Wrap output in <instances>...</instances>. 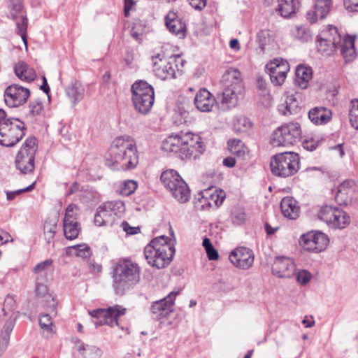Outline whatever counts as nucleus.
<instances>
[{
	"label": "nucleus",
	"mask_w": 358,
	"mask_h": 358,
	"mask_svg": "<svg viewBox=\"0 0 358 358\" xmlns=\"http://www.w3.org/2000/svg\"><path fill=\"white\" fill-rule=\"evenodd\" d=\"M105 159L106 165L114 169H134L139 161L136 141L128 135L116 137L106 154Z\"/></svg>",
	"instance_id": "f257e3e1"
},
{
	"label": "nucleus",
	"mask_w": 358,
	"mask_h": 358,
	"mask_svg": "<svg viewBox=\"0 0 358 358\" xmlns=\"http://www.w3.org/2000/svg\"><path fill=\"white\" fill-rule=\"evenodd\" d=\"M162 148L167 152H179L183 159L196 158L204 150L199 135L183 131L169 136L163 141Z\"/></svg>",
	"instance_id": "f03ea898"
},
{
	"label": "nucleus",
	"mask_w": 358,
	"mask_h": 358,
	"mask_svg": "<svg viewBox=\"0 0 358 358\" xmlns=\"http://www.w3.org/2000/svg\"><path fill=\"white\" fill-rule=\"evenodd\" d=\"M175 253L173 241L166 236L153 238L144 249L148 263L159 269L169 265Z\"/></svg>",
	"instance_id": "7ed1b4c3"
},
{
	"label": "nucleus",
	"mask_w": 358,
	"mask_h": 358,
	"mask_svg": "<svg viewBox=\"0 0 358 358\" xmlns=\"http://www.w3.org/2000/svg\"><path fill=\"white\" fill-rule=\"evenodd\" d=\"M140 267L128 259H120L113 267V285L117 294L122 295L125 291L136 285L140 279Z\"/></svg>",
	"instance_id": "20e7f679"
},
{
	"label": "nucleus",
	"mask_w": 358,
	"mask_h": 358,
	"mask_svg": "<svg viewBox=\"0 0 358 358\" xmlns=\"http://www.w3.org/2000/svg\"><path fill=\"white\" fill-rule=\"evenodd\" d=\"M132 102L139 113L148 114L155 101L154 87L145 80H136L131 85Z\"/></svg>",
	"instance_id": "39448f33"
},
{
	"label": "nucleus",
	"mask_w": 358,
	"mask_h": 358,
	"mask_svg": "<svg viewBox=\"0 0 358 358\" xmlns=\"http://www.w3.org/2000/svg\"><path fill=\"white\" fill-rule=\"evenodd\" d=\"M152 59L155 75L163 80L176 78V71H180L185 62L180 55L165 57L160 54H157L152 56Z\"/></svg>",
	"instance_id": "423d86ee"
},
{
	"label": "nucleus",
	"mask_w": 358,
	"mask_h": 358,
	"mask_svg": "<svg viewBox=\"0 0 358 358\" xmlns=\"http://www.w3.org/2000/svg\"><path fill=\"white\" fill-rule=\"evenodd\" d=\"M299 156L293 152H284L274 155L270 162L273 174L282 178L293 176L299 169Z\"/></svg>",
	"instance_id": "0eeeda50"
},
{
	"label": "nucleus",
	"mask_w": 358,
	"mask_h": 358,
	"mask_svg": "<svg viewBox=\"0 0 358 358\" xmlns=\"http://www.w3.org/2000/svg\"><path fill=\"white\" fill-rule=\"evenodd\" d=\"M38 150V141L34 136L28 137L18 150L15 165L22 174L32 173L35 169V157Z\"/></svg>",
	"instance_id": "6e6552de"
},
{
	"label": "nucleus",
	"mask_w": 358,
	"mask_h": 358,
	"mask_svg": "<svg viewBox=\"0 0 358 358\" xmlns=\"http://www.w3.org/2000/svg\"><path fill=\"white\" fill-rule=\"evenodd\" d=\"M161 181L172 196L180 203H184L190 198V190L185 181L178 173L173 170H166L161 174Z\"/></svg>",
	"instance_id": "1a4fd4ad"
},
{
	"label": "nucleus",
	"mask_w": 358,
	"mask_h": 358,
	"mask_svg": "<svg viewBox=\"0 0 358 358\" xmlns=\"http://www.w3.org/2000/svg\"><path fill=\"white\" fill-rule=\"evenodd\" d=\"M124 211V203L120 200L105 202L96 210L94 224L99 227L112 226L121 218Z\"/></svg>",
	"instance_id": "9d476101"
},
{
	"label": "nucleus",
	"mask_w": 358,
	"mask_h": 358,
	"mask_svg": "<svg viewBox=\"0 0 358 358\" xmlns=\"http://www.w3.org/2000/svg\"><path fill=\"white\" fill-rule=\"evenodd\" d=\"M301 138V125L299 122L293 121L278 127L272 134L271 143L274 147H287L296 144Z\"/></svg>",
	"instance_id": "9b49d317"
},
{
	"label": "nucleus",
	"mask_w": 358,
	"mask_h": 358,
	"mask_svg": "<svg viewBox=\"0 0 358 358\" xmlns=\"http://www.w3.org/2000/svg\"><path fill=\"white\" fill-rule=\"evenodd\" d=\"M224 89L222 92L221 103L231 108L237 103L238 94L242 89L241 73L236 69H229L222 77Z\"/></svg>",
	"instance_id": "f8f14e48"
},
{
	"label": "nucleus",
	"mask_w": 358,
	"mask_h": 358,
	"mask_svg": "<svg viewBox=\"0 0 358 358\" xmlns=\"http://www.w3.org/2000/svg\"><path fill=\"white\" fill-rule=\"evenodd\" d=\"M317 217L321 221L334 229H344L350 222L348 214L338 207L324 206L317 213Z\"/></svg>",
	"instance_id": "ddd939ff"
},
{
	"label": "nucleus",
	"mask_w": 358,
	"mask_h": 358,
	"mask_svg": "<svg viewBox=\"0 0 358 358\" xmlns=\"http://www.w3.org/2000/svg\"><path fill=\"white\" fill-rule=\"evenodd\" d=\"M25 124L16 118L10 124L0 128V145L5 147H13L19 143L25 135Z\"/></svg>",
	"instance_id": "4468645a"
},
{
	"label": "nucleus",
	"mask_w": 358,
	"mask_h": 358,
	"mask_svg": "<svg viewBox=\"0 0 358 358\" xmlns=\"http://www.w3.org/2000/svg\"><path fill=\"white\" fill-rule=\"evenodd\" d=\"M8 17L15 22L17 31L20 35L25 45H27L28 19L22 1L8 0Z\"/></svg>",
	"instance_id": "2eb2a0df"
},
{
	"label": "nucleus",
	"mask_w": 358,
	"mask_h": 358,
	"mask_svg": "<svg viewBox=\"0 0 358 358\" xmlns=\"http://www.w3.org/2000/svg\"><path fill=\"white\" fill-rule=\"evenodd\" d=\"M125 313L126 308L118 305L108 307L106 309L100 308L89 311V314L92 317L96 318V320L94 322L96 326L107 324L110 327L114 325L118 326V317L124 315Z\"/></svg>",
	"instance_id": "dca6fc26"
},
{
	"label": "nucleus",
	"mask_w": 358,
	"mask_h": 358,
	"mask_svg": "<svg viewBox=\"0 0 358 358\" xmlns=\"http://www.w3.org/2000/svg\"><path fill=\"white\" fill-rule=\"evenodd\" d=\"M341 42V36L336 27L329 25L320 35L318 51L324 55L333 54Z\"/></svg>",
	"instance_id": "f3484780"
},
{
	"label": "nucleus",
	"mask_w": 358,
	"mask_h": 358,
	"mask_svg": "<svg viewBox=\"0 0 358 358\" xmlns=\"http://www.w3.org/2000/svg\"><path fill=\"white\" fill-rule=\"evenodd\" d=\"M329 240L325 234L321 231H310L301 236L300 243L303 250L320 252L326 249Z\"/></svg>",
	"instance_id": "a211bd4d"
},
{
	"label": "nucleus",
	"mask_w": 358,
	"mask_h": 358,
	"mask_svg": "<svg viewBox=\"0 0 358 358\" xmlns=\"http://www.w3.org/2000/svg\"><path fill=\"white\" fill-rule=\"evenodd\" d=\"M77 208L76 204L71 203L66 209L63 220V229L65 237L69 240L76 238L80 231L78 215L75 212Z\"/></svg>",
	"instance_id": "6ab92c4d"
},
{
	"label": "nucleus",
	"mask_w": 358,
	"mask_h": 358,
	"mask_svg": "<svg viewBox=\"0 0 358 358\" xmlns=\"http://www.w3.org/2000/svg\"><path fill=\"white\" fill-rule=\"evenodd\" d=\"M266 71L269 74L271 83L274 85L284 83L287 73L289 71V64L287 60L275 58L266 65Z\"/></svg>",
	"instance_id": "aec40b11"
},
{
	"label": "nucleus",
	"mask_w": 358,
	"mask_h": 358,
	"mask_svg": "<svg viewBox=\"0 0 358 358\" xmlns=\"http://www.w3.org/2000/svg\"><path fill=\"white\" fill-rule=\"evenodd\" d=\"M30 95L28 88L17 84L6 87L4 92V102L10 108L18 107L23 105Z\"/></svg>",
	"instance_id": "412c9836"
},
{
	"label": "nucleus",
	"mask_w": 358,
	"mask_h": 358,
	"mask_svg": "<svg viewBox=\"0 0 358 358\" xmlns=\"http://www.w3.org/2000/svg\"><path fill=\"white\" fill-rule=\"evenodd\" d=\"M178 293V292H171L164 298L152 302L150 308L152 318L159 320L166 317L172 311L175 298Z\"/></svg>",
	"instance_id": "4be33fe9"
},
{
	"label": "nucleus",
	"mask_w": 358,
	"mask_h": 358,
	"mask_svg": "<svg viewBox=\"0 0 358 358\" xmlns=\"http://www.w3.org/2000/svg\"><path fill=\"white\" fill-rule=\"evenodd\" d=\"M229 259L231 263L241 269H248L254 262V254L252 250L245 247H239L232 250Z\"/></svg>",
	"instance_id": "5701e85b"
},
{
	"label": "nucleus",
	"mask_w": 358,
	"mask_h": 358,
	"mask_svg": "<svg viewBox=\"0 0 358 358\" xmlns=\"http://www.w3.org/2000/svg\"><path fill=\"white\" fill-rule=\"evenodd\" d=\"M296 265L289 257H277L272 266V273L279 278H289L295 274Z\"/></svg>",
	"instance_id": "b1692460"
},
{
	"label": "nucleus",
	"mask_w": 358,
	"mask_h": 358,
	"mask_svg": "<svg viewBox=\"0 0 358 358\" xmlns=\"http://www.w3.org/2000/svg\"><path fill=\"white\" fill-rule=\"evenodd\" d=\"M332 5L331 0H315L313 9L306 13L307 20L313 24L319 19H324L329 14Z\"/></svg>",
	"instance_id": "393cba45"
},
{
	"label": "nucleus",
	"mask_w": 358,
	"mask_h": 358,
	"mask_svg": "<svg viewBox=\"0 0 358 358\" xmlns=\"http://www.w3.org/2000/svg\"><path fill=\"white\" fill-rule=\"evenodd\" d=\"M216 103L214 96L206 88L199 90L194 97V104L201 112H209Z\"/></svg>",
	"instance_id": "a878e982"
},
{
	"label": "nucleus",
	"mask_w": 358,
	"mask_h": 358,
	"mask_svg": "<svg viewBox=\"0 0 358 358\" xmlns=\"http://www.w3.org/2000/svg\"><path fill=\"white\" fill-rule=\"evenodd\" d=\"M354 182L352 180H345L337 187L335 200L339 205H347L352 200L354 192Z\"/></svg>",
	"instance_id": "bb28decb"
},
{
	"label": "nucleus",
	"mask_w": 358,
	"mask_h": 358,
	"mask_svg": "<svg viewBox=\"0 0 358 358\" xmlns=\"http://www.w3.org/2000/svg\"><path fill=\"white\" fill-rule=\"evenodd\" d=\"M165 24L169 31L180 38L185 36L186 31L185 24L174 12H169L165 17Z\"/></svg>",
	"instance_id": "cd10ccee"
},
{
	"label": "nucleus",
	"mask_w": 358,
	"mask_h": 358,
	"mask_svg": "<svg viewBox=\"0 0 358 358\" xmlns=\"http://www.w3.org/2000/svg\"><path fill=\"white\" fill-rule=\"evenodd\" d=\"M280 209L282 215L290 220L299 217L300 208L297 205V201L292 196H286L282 199Z\"/></svg>",
	"instance_id": "c85d7f7f"
},
{
	"label": "nucleus",
	"mask_w": 358,
	"mask_h": 358,
	"mask_svg": "<svg viewBox=\"0 0 358 358\" xmlns=\"http://www.w3.org/2000/svg\"><path fill=\"white\" fill-rule=\"evenodd\" d=\"M330 110L324 107H315L310 110L308 117L315 124H327L331 118Z\"/></svg>",
	"instance_id": "c756f323"
},
{
	"label": "nucleus",
	"mask_w": 358,
	"mask_h": 358,
	"mask_svg": "<svg viewBox=\"0 0 358 358\" xmlns=\"http://www.w3.org/2000/svg\"><path fill=\"white\" fill-rule=\"evenodd\" d=\"M295 75L296 85L301 89H306L313 77L312 69L302 64L298 65L296 69Z\"/></svg>",
	"instance_id": "7c9ffc66"
},
{
	"label": "nucleus",
	"mask_w": 358,
	"mask_h": 358,
	"mask_svg": "<svg viewBox=\"0 0 358 358\" xmlns=\"http://www.w3.org/2000/svg\"><path fill=\"white\" fill-rule=\"evenodd\" d=\"M278 6L276 10L284 18L292 17L299 7L298 0H278Z\"/></svg>",
	"instance_id": "2f4dec72"
},
{
	"label": "nucleus",
	"mask_w": 358,
	"mask_h": 358,
	"mask_svg": "<svg viewBox=\"0 0 358 358\" xmlns=\"http://www.w3.org/2000/svg\"><path fill=\"white\" fill-rule=\"evenodd\" d=\"M14 71L15 75L21 80L28 83L33 81L36 76L35 70L24 62H19L17 63L15 65Z\"/></svg>",
	"instance_id": "473e14b6"
},
{
	"label": "nucleus",
	"mask_w": 358,
	"mask_h": 358,
	"mask_svg": "<svg viewBox=\"0 0 358 358\" xmlns=\"http://www.w3.org/2000/svg\"><path fill=\"white\" fill-rule=\"evenodd\" d=\"M278 110L283 115L297 114L300 110L299 102L294 95L287 96L285 103L278 106Z\"/></svg>",
	"instance_id": "72a5a7b5"
},
{
	"label": "nucleus",
	"mask_w": 358,
	"mask_h": 358,
	"mask_svg": "<svg viewBox=\"0 0 358 358\" xmlns=\"http://www.w3.org/2000/svg\"><path fill=\"white\" fill-rule=\"evenodd\" d=\"M355 38L347 35L341 45V52L346 62H352L356 57Z\"/></svg>",
	"instance_id": "f704fd0d"
},
{
	"label": "nucleus",
	"mask_w": 358,
	"mask_h": 358,
	"mask_svg": "<svg viewBox=\"0 0 358 358\" xmlns=\"http://www.w3.org/2000/svg\"><path fill=\"white\" fill-rule=\"evenodd\" d=\"M66 92L67 96L73 102V104H76L77 102L83 99L85 89L80 82L75 81L66 88Z\"/></svg>",
	"instance_id": "c9c22d12"
},
{
	"label": "nucleus",
	"mask_w": 358,
	"mask_h": 358,
	"mask_svg": "<svg viewBox=\"0 0 358 358\" xmlns=\"http://www.w3.org/2000/svg\"><path fill=\"white\" fill-rule=\"evenodd\" d=\"M76 348L84 358H98L101 355V351L98 348L93 345H85L80 341L78 342Z\"/></svg>",
	"instance_id": "e433bc0d"
},
{
	"label": "nucleus",
	"mask_w": 358,
	"mask_h": 358,
	"mask_svg": "<svg viewBox=\"0 0 358 358\" xmlns=\"http://www.w3.org/2000/svg\"><path fill=\"white\" fill-rule=\"evenodd\" d=\"M292 36L300 42H308L312 38L310 29L306 25H296L292 30Z\"/></svg>",
	"instance_id": "4c0bfd02"
},
{
	"label": "nucleus",
	"mask_w": 358,
	"mask_h": 358,
	"mask_svg": "<svg viewBox=\"0 0 358 358\" xmlns=\"http://www.w3.org/2000/svg\"><path fill=\"white\" fill-rule=\"evenodd\" d=\"M14 327V322L13 320L7 321L3 328L1 334L0 335V356L7 348L8 341L10 339V333L12 331Z\"/></svg>",
	"instance_id": "58836bf2"
},
{
	"label": "nucleus",
	"mask_w": 358,
	"mask_h": 358,
	"mask_svg": "<svg viewBox=\"0 0 358 358\" xmlns=\"http://www.w3.org/2000/svg\"><path fill=\"white\" fill-rule=\"evenodd\" d=\"M234 129L238 132H245L248 131L252 126L250 120L245 116H238L234 120Z\"/></svg>",
	"instance_id": "ea45409f"
},
{
	"label": "nucleus",
	"mask_w": 358,
	"mask_h": 358,
	"mask_svg": "<svg viewBox=\"0 0 358 358\" xmlns=\"http://www.w3.org/2000/svg\"><path fill=\"white\" fill-rule=\"evenodd\" d=\"M228 149L229 152L238 157H241L245 155L243 150V143L239 139H230L227 142Z\"/></svg>",
	"instance_id": "a19ab883"
},
{
	"label": "nucleus",
	"mask_w": 358,
	"mask_h": 358,
	"mask_svg": "<svg viewBox=\"0 0 358 358\" xmlns=\"http://www.w3.org/2000/svg\"><path fill=\"white\" fill-rule=\"evenodd\" d=\"M16 308V301L13 296L7 295L3 303V311H4L5 315H8L9 312H13L11 317L14 316V320L19 315V312H13Z\"/></svg>",
	"instance_id": "79ce46f5"
},
{
	"label": "nucleus",
	"mask_w": 358,
	"mask_h": 358,
	"mask_svg": "<svg viewBox=\"0 0 358 358\" xmlns=\"http://www.w3.org/2000/svg\"><path fill=\"white\" fill-rule=\"evenodd\" d=\"M76 256L86 259L90 257V248L86 244L78 245L69 248Z\"/></svg>",
	"instance_id": "37998d69"
},
{
	"label": "nucleus",
	"mask_w": 358,
	"mask_h": 358,
	"mask_svg": "<svg viewBox=\"0 0 358 358\" xmlns=\"http://www.w3.org/2000/svg\"><path fill=\"white\" fill-rule=\"evenodd\" d=\"M349 120L351 126L358 130V100L352 101L351 102Z\"/></svg>",
	"instance_id": "c03bdc74"
},
{
	"label": "nucleus",
	"mask_w": 358,
	"mask_h": 358,
	"mask_svg": "<svg viewBox=\"0 0 358 358\" xmlns=\"http://www.w3.org/2000/svg\"><path fill=\"white\" fill-rule=\"evenodd\" d=\"M43 103L41 101L35 100L29 103L27 111L26 112L27 117H34L38 115L43 109Z\"/></svg>",
	"instance_id": "a18cd8bd"
},
{
	"label": "nucleus",
	"mask_w": 358,
	"mask_h": 358,
	"mask_svg": "<svg viewBox=\"0 0 358 358\" xmlns=\"http://www.w3.org/2000/svg\"><path fill=\"white\" fill-rule=\"evenodd\" d=\"M57 224L51 222L46 221L44 224V236L48 243H50L53 239L55 234Z\"/></svg>",
	"instance_id": "49530a36"
},
{
	"label": "nucleus",
	"mask_w": 358,
	"mask_h": 358,
	"mask_svg": "<svg viewBox=\"0 0 358 358\" xmlns=\"http://www.w3.org/2000/svg\"><path fill=\"white\" fill-rule=\"evenodd\" d=\"M138 185L137 182L134 180L124 181L121 187L120 192L122 195L129 196L134 192Z\"/></svg>",
	"instance_id": "de8ad7c7"
},
{
	"label": "nucleus",
	"mask_w": 358,
	"mask_h": 358,
	"mask_svg": "<svg viewBox=\"0 0 358 358\" xmlns=\"http://www.w3.org/2000/svg\"><path fill=\"white\" fill-rule=\"evenodd\" d=\"M39 324L41 328L48 332L52 331V317L48 314H42L39 317Z\"/></svg>",
	"instance_id": "09e8293b"
},
{
	"label": "nucleus",
	"mask_w": 358,
	"mask_h": 358,
	"mask_svg": "<svg viewBox=\"0 0 358 358\" xmlns=\"http://www.w3.org/2000/svg\"><path fill=\"white\" fill-rule=\"evenodd\" d=\"M52 264V259H46L42 262L38 263L36 265V266L33 268V272L38 274V276L40 278L43 279V272L50 267Z\"/></svg>",
	"instance_id": "8fccbe9b"
},
{
	"label": "nucleus",
	"mask_w": 358,
	"mask_h": 358,
	"mask_svg": "<svg viewBox=\"0 0 358 358\" xmlns=\"http://www.w3.org/2000/svg\"><path fill=\"white\" fill-rule=\"evenodd\" d=\"M43 279L40 278L39 276L36 278V294L39 297H45L48 294V286L43 283Z\"/></svg>",
	"instance_id": "3c124183"
},
{
	"label": "nucleus",
	"mask_w": 358,
	"mask_h": 358,
	"mask_svg": "<svg viewBox=\"0 0 358 358\" xmlns=\"http://www.w3.org/2000/svg\"><path fill=\"white\" fill-rule=\"evenodd\" d=\"M36 182H34L32 184L29 185L28 187L22 189H20L15 191H7L6 192V198L8 200L11 201L13 200L17 196L25 192H30L33 190L35 187Z\"/></svg>",
	"instance_id": "603ef678"
},
{
	"label": "nucleus",
	"mask_w": 358,
	"mask_h": 358,
	"mask_svg": "<svg viewBox=\"0 0 358 358\" xmlns=\"http://www.w3.org/2000/svg\"><path fill=\"white\" fill-rule=\"evenodd\" d=\"M296 279L301 285H306L311 279V274L306 270H301L296 273Z\"/></svg>",
	"instance_id": "864d4df0"
},
{
	"label": "nucleus",
	"mask_w": 358,
	"mask_h": 358,
	"mask_svg": "<svg viewBox=\"0 0 358 358\" xmlns=\"http://www.w3.org/2000/svg\"><path fill=\"white\" fill-rule=\"evenodd\" d=\"M15 119V117H8L5 110L0 108V128H3Z\"/></svg>",
	"instance_id": "5fc2aeb1"
},
{
	"label": "nucleus",
	"mask_w": 358,
	"mask_h": 358,
	"mask_svg": "<svg viewBox=\"0 0 358 358\" xmlns=\"http://www.w3.org/2000/svg\"><path fill=\"white\" fill-rule=\"evenodd\" d=\"M231 220L234 224L240 225L245 221L246 215L244 212L234 213L231 216Z\"/></svg>",
	"instance_id": "6e6d98bb"
},
{
	"label": "nucleus",
	"mask_w": 358,
	"mask_h": 358,
	"mask_svg": "<svg viewBox=\"0 0 358 358\" xmlns=\"http://www.w3.org/2000/svg\"><path fill=\"white\" fill-rule=\"evenodd\" d=\"M344 6L348 11H358V0H344Z\"/></svg>",
	"instance_id": "4d7b16f0"
},
{
	"label": "nucleus",
	"mask_w": 358,
	"mask_h": 358,
	"mask_svg": "<svg viewBox=\"0 0 358 358\" xmlns=\"http://www.w3.org/2000/svg\"><path fill=\"white\" fill-rule=\"evenodd\" d=\"M122 227V229L127 234H129V235H134V234H138L139 231H140V228L139 227H131L129 226V224L124 221L122 222L121 224Z\"/></svg>",
	"instance_id": "13d9d810"
},
{
	"label": "nucleus",
	"mask_w": 358,
	"mask_h": 358,
	"mask_svg": "<svg viewBox=\"0 0 358 358\" xmlns=\"http://www.w3.org/2000/svg\"><path fill=\"white\" fill-rule=\"evenodd\" d=\"M210 196L217 206H220L225 199V194L222 191H220L219 194L212 193L210 194Z\"/></svg>",
	"instance_id": "bf43d9fd"
},
{
	"label": "nucleus",
	"mask_w": 358,
	"mask_h": 358,
	"mask_svg": "<svg viewBox=\"0 0 358 358\" xmlns=\"http://www.w3.org/2000/svg\"><path fill=\"white\" fill-rule=\"evenodd\" d=\"M189 4L194 9L201 10L206 6V0H189Z\"/></svg>",
	"instance_id": "052dcab7"
},
{
	"label": "nucleus",
	"mask_w": 358,
	"mask_h": 358,
	"mask_svg": "<svg viewBox=\"0 0 358 358\" xmlns=\"http://www.w3.org/2000/svg\"><path fill=\"white\" fill-rule=\"evenodd\" d=\"M302 145L303 148L308 151L315 150L317 147V143L313 140H304L302 142Z\"/></svg>",
	"instance_id": "680f3d73"
},
{
	"label": "nucleus",
	"mask_w": 358,
	"mask_h": 358,
	"mask_svg": "<svg viewBox=\"0 0 358 358\" xmlns=\"http://www.w3.org/2000/svg\"><path fill=\"white\" fill-rule=\"evenodd\" d=\"M206 252L210 260H216L219 257L218 252L214 247L206 250Z\"/></svg>",
	"instance_id": "e2e57ef3"
},
{
	"label": "nucleus",
	"mask_w": 358,
	"mask_h": 358,
	"mask_svg": "<svg viewBox=\"0 0 358 358\" xmlns=\"http://www.w3.org/2000/svg\"><path fill=\"white\" fill-rule=\"evenodd\" d=\"M12 241L11 236L8 232L3 231L0 232V245L5 244Z\"/></svg>",
	"instance_id": "0e129e2a"
},
{
	"label": "nucleus",
	"mask_w": 358,
	"mask_h": 358,
	"mask_svg": "<svg viewBox=\"0 0 358 358\" xmlns=\"http://www.w3.org/2000/svg\"><path fill=\"white\" fill-rule=\"evenodd\" d=\"M235 164H236V160L232 157H227L225 159H224V160H223V165L227 167L232 168L235 166Z\"/></svg>",
	"instance_id": "69168bd1"
},
{
	"label": "nucleus",
	"mask_w": 358,
	"mask_h": 358,
	"mask_svg": "<svg viewBox=\"0 0 358 358\" xmlns=\"http://www.w3.org/2000/svg\"><path fill=\"white\" fill-rule=\"evenodd\" d=\"M134 4V0H124V15L128 16L132 6Z\"/></svg>",
	"instance_id": "338daca9"
},
{
	"label": "nucleus",
	"mask_w": 358,
	"mask_h": 358,
	"mask_svg": "<svg viewBox=\"0 0 358 358\" xmlns=\"http://www.w3.org/2000/svg\"><path fill=\"white\" fill-rule=\"evenodd\" d=\"M264 229L267 235L271 236L278 229V227H272L268 223L266 222L264 225Z\"/></svg>",
	"instance_id": "774afa93"
}]
</instances>
